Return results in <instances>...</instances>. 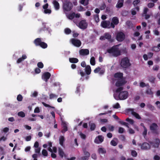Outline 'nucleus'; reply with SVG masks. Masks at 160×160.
<instances>
[{"label": "nucleus", "instance_id": "obj_1", "mask_svg": "<svg viewBox=\"0 0 160 160\" xmlns=\"http://www.w3.org/2000/svg\"><path fill=\"white\" fill-rule=\"evenodd\" d=\"M116 90L114 94V97L116 100H124L126 99L128 95V93L127 91H122L123 88L121 86L118 87Z\"/></svg>", "mask_w": 160, "mask_h": 160}, {"label": "nucleus", "instance_id": "obj_2", "mask_svg": "<svg viewBox=\"0 0 160 160\" xmlns=\"http://www.w3.org/2000/svg\"><path fill=\"white\" fill-rule=\"evenodd\" d=\"M119 45L113 46L111 48L107 50V52L111 55L117 57L121 54V51L119 48Z\"/></svg>", "mask_w": 160, "mask_h": 160}, {"label": "nucleus", "instance_id": "obj_3", "mask_svg": "<svg viewBox=\"0 0 160 160\" xmlns=\"http://www.w3.org/2000/svg\"><path fill=\"white\" fill-rule=\"evenodd\" d=\"M116 78L118 79V80L116 83V86L117 87L122 86L126 83V81L122 78V74L121 73H117L114 75Z\"/></svg>", "mask_w": 160, "mask_h": 160}, {"label": "nucleus", "instance_id": "obj_4", "mask_svg": "<svg viewBox=\"0 0 160 160\" xmlns=\"http://www.w3.org/2000/svg\"><path fill=\"white\" fill-rule=\"evenodd\" d=\"M121 65V66L124 68H126L130 65L129 61L127 58H125L122 59Z\"/></svg>", "mask_w": 160, "mask_h": 160}, {"label": "nucleus", "instance_id": "obj_5", "mask_svg": "<svg viewBox=\"0 0 160 160\" xmlns=\"http://www.w3.org/2000/svg\"><path fill=\"white\" fill-rule=\"evenodd\" d=\"M78 26L81 29H84L87 28L88 23L85 20H83L79 22Z\"/></svg>", "mask_w": 160, "mask_h": 160}, {"label": "nucleus", "instance_id": "obj_6", "mask_svg": "<svg viewBox=\"0 0 160 160\" xmlns=\"http://www.w3.org/2000/svg\"><path fill=\"white\" fill-rule=\"evenodd\" d=\"M105 39H108L111 42L113 41V39L111 38V35L108 32L105 33L103 36H101L100 38V39L101 40H104Z\"/></svg>", "mask_w": 160, "mask_h": 160}, {"label": "nucleus", "instance_id": "obj_7", "mask_svg": "<svg viewBox=\"0 0 160 160\" xmlns=\"http://www.w3.org/2000/svg\"><path fill=\"white\" fill-rule=\"evenodd\" d=\"M102 27L104 28H110L111 27L110 22L108 21H102L101 24Z\"/></svg>", "mask_w": 160, "mask_h": 160}, {"label": "nucleus", "instance_id": "obj_8", "mask_svg": "<svg viewBox=\"0 0 160 160\" xmlns=\"http://www.w3.org/2000/svg\"><path fill=\"white\" fill-rule=\"evenodd\" d=\"M72 3L69 2H66L64 4L63 9L66 11H70L72 8Z\"/></svg>", "mask_w": 160, "mask_h": 160}, {"label": "nucleus", "instance_id": "obj_9", "mask_svg": "<svg viewBox=\"0 0 160 160\" xmlns=\"http://www.w3.org/2000/svg\"><path fill=\"white\" fill-rule=\"evenodd\" d=\"M119 23V20L117 17H113L112 20V22L111 23V27L114 28L115 27V25H117Z\"/></svg>", "mask_w": 160, "mask_h": 160}, {"label": "nucleus", "instance_id": "obj_10", "mask_svg": "<svg viewBox=\"0 0 160 160\" xmlns=\"http://www.w3.org/2000/svg\"><path fill=\"white\" fill-rule=\"evenodd\" d=\"M125 38V36L124 34L122 32H120L118 33L116 38L118 41L121 42Z\"/></svg>", "mask_w": 160, "mask_h": 160}, {"label": "nucleus", "instance_id": "obj_11", "mask_svg": "<svg viewBox=\"0 0 160 160\" xmlns=\"http://www.w3.org/2000/svg\"><path fill=\"white\" fill-rule=\"evenodd\" d=\"M71 41L72 44L77 47H80L81 44L80 41L75 39H72L71 40Z\"/></svg>", "mask_w": 160, "mask_h": 160}, {"label": "nucleus", "instance_id": "obj_12", "mask_svg": "<svg viewBox=\"0 0 160 160\" xmlns=\"http://www.w3.org/2000/svg\"><path fill=\"white\" fill-rule=\"evenodd\" d=\"M51 76V74L48 72H46L44 73L42 76V79L47 82L48 79H49Z\"/></svg>", "mask_w": 160, "mask_h": 160}, {"label": "nucleus", "instance_id": "obj_13", "mask_svg": "<svg viewBox=\"0 0 160 160\" xmlns=\"http://www.w3.org/2000/svg\"><path fill=\"white\" fill-rule=\"evenodd\" d=\"M104 140V138L102 136H98L96 138L94 142L97 144H99L102 142Z\"/></svg>", "mask_w": 160, "mask_h": 160}, {"label": "nucleus", "instance_id": "obj_14", "mask_svg": "<svg viewBox=\"0 0 160 160\" xmlns=\"http://www.w3.org/2000/svg\"><path fill=\"white\" fill-rule=\"evenodd\" d=\"M150 129L152 131V132H153L155 133H157V130L158 129V126H157V124L155 123H152L150 126Z\"/></svg>", "mask_w": 160, "mask_h": 160}, {"label": "nucleus", "instance_id": "obj_15", "mask_svg": "<svg viewBox=\"0 0 160 160\" xmlns=\"http://www.w3.org/2000/svg\"><path fill=\"white\" fill-rule=\"evenodd\" d=\"M139 146L141 147L142 150H146L150 148V145L147 143L144 142L141 144H139Z\"/></svg>", "mask_w": 160, "mask_h": 160}, {"label": "nucleus", "instance_id": "obj_16", "mask_svg": "<svg viewBox=\"0 0 160 160\" xmlns=\"http://www.w3.org/2000/svg\"><path fill=\"white\" fill-rule=\"evenodd\" d=\"M79 54L82 56H85L89 54V51L88 49H82L79 51Z\"/></svg>", "mask_w": 160, "mask_h": 160}, {"label": "nucleus", "instance_id": "obj_17", "mask_svg": "<svg viewBox=\"0 0 160 160\" xmlns=\"http://www.w3.org/2000/svg\"><path fill=\"white\" fill-rule=\"evenodd\" d=\"M62 125L63 129L61 132L62 133H64L68 130L67 124L65 122L62 121Z\"/></svg>", "mask_w": 160, "mask_h": 160}, {"label": "nucleus", "instance_id": "obj_18", "mask_svg": "<svg viewBox=\"0 0 160 160\" xmlns=\"http://www.w3.org/2000/svg\"><path fill=\"white\" fill-rule=\"evenodd\" d=\"M104 69H101L99 67L96 68L94 70V72L95 73H97L99 72V74L100 75L103 74L104 73Z\"/></svg>", "mask_w": 160, "mask_h": 160}, {"label": "nucleus", "instance_id": "obj_19", "mask_svg": "<svg viewBox=\"0 0 160 160\" xmlns=\"http://www.w3.org/2000/svg\"><path fill=\"white\" fill-rule=\"evenodd\" d=\"M52 3L55 10H57L59 9V4L57 1L56 0L53 1Z\"/></svg>", "mask_w": 160, "mask_h": 160}, {"label": "nucleus", "instance_id": "obj_20", "mask_svg": "<svg viewBox=\"0 0 160 160\" xmlns=\"http://www.w3.org/2000/svg\"><path fill=\"white\" fill-rule=\"evenodd\" d=\"M125 112L127 114H132V115L135 112L134 111L133 109L132 108H128L126 109L125 110Z\"/></svg>", "mask_w": 160, "mask_h": 160}, {"label": "nucleus", "instance_id": "obj_21", "mask_svg": "<svg viewBox=\"0 0 160 160\" xmlns=\"http://www.w3.org/2000/svg\"><path fill=\"white\" fill-rule=\"evenodd\" d=\"M85 71L86 74L89 75L91 73V69L90 66L89 65H87L85 68Z\"/></svg>", "mask_w": 160, "mask_h": 160}, {"label": "nucleus", "instance_id": "obj_22", "mask_svg": "<svg viewBox=\"0 0 160 160\" xmlns=\"http://www.w3.org/2000/svg\"><path fill=\"white\" fill-rule=\"evenodd\" d=\"M65 140L64 137L62 136H61L59 137V143L62 146L63 145V142Z\"/></svg>", "mask_w": 160, "mask_h": 160}, {"label": "nucleus", "instance_id": "obj_23", "mask_svg": "<svg viewBox=\"0 0 160 160\" xmlns=\"http://www.w3.org/2000/svg\"><path fill=\"white\" fill-rule=\"evenodd\" d=\"M123 0H119L116 5L117 8H120L122 7L123 4Z\"/></svg>", "mask_w": 160, "mask_h": 160}, {"label": "nucleus", "instance_id": "obj_24", "mask_svg": "<svg viewBox=\"0 0 160 160\" xmlns=\"http://www.w3.org/2000/svg\"><path fill=\"white\" fill-rule=\"evenodd\" d=\"M26 58L27 56L25 55H22V58H19L18 59L17 61V62L18 63H19Z\"/></svg>", "mask_w": 160, "mask_h": 160}, {"label": "nucleus", "instance_id": "obj_25", "mask_svg": "<svg viewBox=\"0 0 160 160\" xmlns=\"http://www.w3.org/2000/svg\"><path fill=\"white\" fill-rule=\"evenodd\" d=\"M98 151L99 153L101 154H104L106 153V150L104 148H101L98 149Z\"/></svg>", "mask_w": 160, "mask_h": 160}, {"label": "nucleus", "instance_id": "obj_26", "mask_svg": "<svg viewBox=\"0 0 160 160\" xmlns=\"http://www.w3.org/2000/svg\"><path fill=\"white\" fill-rule=\"evenodd\" d=\"M139 86L141 88H144L145 87H148V84L147 83H146L143 82H141L139 83Z\"/></svg>", "mask_w": 160, "mask_h": 160}, {"label": "nucleus", "instance_id": "obj_27", "mask_svg": "<svg viewBox=\"0 0 160 160\" xmlns=\"http://www.w3.org/2000/svg\"><path fill=\"white\" fill-rule=\"evenodd\" d=\"M155 143L153 145V146L155 148H158L160 143V141L158 139H156L155 141Z\"/></svg>", "mask_w": 160, "mask_h": 160}, {"label": "nucleus", "instance_id": "obj_28", "mask_svg": "<svg viewBox=\"0 0 160 160\" xmlns=\"http://www.w3.org/2000/svg\"><path fill=\"white\" fill-rule=\"evenodd\" d=\"M48 150L49 151L52 153L53 152L56 153L57 152V148L55 147H53L52 149L50 147H48Z\"/></svg>", "mask_w": 160, "mask_h": 160}, {"label": "nucleus", "instance_id": "obj_29", "mask_svg": "<svg viewBox=\"0 0 160 160\" xmlns=\"http://www.w3.org/2000/svg\"><path fill=\"white\" fill-rule=\"evenodd\" d=\"M89 0H80V2L84 6L87 5L88 3Z\"/></svg>", "mask_w": 160, "mask_h": 160}, {"label": "nucleus", "instance_id": "obj_30", "mask_svg": "<svg viewBox=\"0 0 160 160\" xmlns=\"http://www.w3.org/2000/svg\"><path fill=\"white\" fill-rule=\"evenodd\" d=\"M58 152L60 156L61 157H65V155L63 152L62 150L60 148L58 149Z\"/></svg>", "mask_w": 160, "mask_h": 160}, {"label": "nucleus", "instance_id": "obj_31", "mask_svg": "<svg viewBox=\"0 0 160 160\" xmlns=\"http://www.w3.org/2000/svg\"><path fill=\"white\" fill-rule=\"evenodd\" d=\"M75 13H70L67 15V18L69 19L72 20L75 17Z\"/></svg>", "mask_w": 160, "mask_h": 160}, {"label": "nucleus", "instance_id": "obj_32", "mask_svg": "<svg viewBox=\"0 0 160 160\" xmlns=\"http://www.w3.org/2000/svg\"><path fill=\"white\" fill-rule=\"evenodd\" d=\"M139 10V8L138 7H137L132 10L131 12L132 14V15H135L136 14V11H138Z\"/></svg>", "mask_w": 160, "mask_h": 160}, {"label": "nucleus", "instance_id": "obj_33", "mask_svg": "<svg viewBox=\"0 0 160 160\" xmlns=\"http://www.w3.org/2000/svg\"><path fill=\"white\" fill-rule=\"evenodd\" d=\"M41 39L40 38H38L36 39L34 41V43L36 45H40L41 42Z\"/></svg>", "mask_w": 160, "mask_h": 160}, {"label": "nucleus", "instance_id": "obj_34", "mask_svg": "<svg viewBox=\"0 0 160 160\" xmlns=\"http://www.w3.org/2000/svg\"><path fill=\"white\" fill-rule=\"evenodd\" d=\"M90 63L92 65L94 66L95 64V58L92 57L91 58L90 60Z\"/></svg>", "mask_w": 160, "mask_h": 160}, {"label": "nucleus", "instance_id": "obj_35", "mask_svg": "<svg viewBox=\"0 0 160 160\" xmlns=\"http://www.w3.org/2000/svg\"><path fill=\"white\" fill-rule=\"evenodd\" d=\"M69 61L72 63H77L78 62V60L77 58H70Z\"/></svg>", "mask_w": 160, "mask_h": 160}, {"label": "nucleus", "instance_id": "obj_36", "mask_svg": "<svg viewBox=\"0 0 160 160\" xmlns=\"http://www.w3.org/2000/svg\"><path fill=\"white\" fill-rule=\"evenodd\" d=\"M89 125L90 127V129L92 130H94L95 128V124L92 122H90L89 123Z\"/></svg>", "mask_w": 160, "mask_h": 160}, {"label": "nucleus", "instance_id": "obj_37", "mask_svg": "<svg viewBox=\"0 0 160 160\" xmlns=\"http://www.w3.org/2000/svg\"><path fill=\"white\" fill-rule=\"evenodd\" d=\"M117 139H115L111 141V144L113 146H115L117 145Z\"/></svg>", "mask_w": 160, "mask_h": 160}, {"label": "nucleus", "instance_id": "obj_38", "mask_svg": "<svg viewBox=\"0 0 160 160\" xmlns=\"http://www.w3.org/2000/svg\"><path fill=\"white\" fill-rule=\"evenodd\" d=\"M146 93L148 95H152L153 94V92H152L151 88L148 87V89L146 91Z\"/></svg>", "mask_w": 160, "mask_h": 160}, {"label": "nucleus", "instance_id": "obj_39", "mask_svg": "<svg viewBox=\"0 0 160 160\" xmlns=\"http://www.w3.org/2000/svg\"><path fill=\"white\" fill-rule=\"evenodd\" d=\"M39 46L42 48H46L47 47V44L43 42H41Z\"/></svg>", "mask_w": 160, "mask_h": 160}, {"label": "nucleus", "instance_id": "obj_40", "mask_svg": "<svg viewBox=\"0 0 160 160\" xmlns=\"http://www.w3.org/2000/svg\"><path fill=\"white\" fill-rule=\"evenodd\" d=\"M126 121L128 122L130 124L132 125L134 123V121L133 120L129 118H127L126 119Z\"/></svg>", "mask_w": 160, "mask_h": 160}, {"label": "nucleus", "instance_id": "obj_41", "mask_svg": "<svg viewBox=\"0 0 160 160\" xmlns=\"http://www.w3.org/2000/svg\"><path fill=\"white\" fill-rule=\"evenodd\" d=\"M42 154L44 156H47L48 153L46 150L45 149H43L42 152Z\"/></svg>", "mask_w": 160, "mask_h": 160}, {"label": "nucleus", "instance_id": "obj_42", "mask_svg": "<svg viewBox=\"0 0 160 160\" xmlns=\"http://www.w3.org/2000/svg\"><path fill=\"white\" fill-rule=\"evenodd\" d=\"M144 131L142 132L143 136L145 137L147 135V130L146 128L144 126H143Z\"/></svg>", "mask_w": 160, "mask_h": 160}, {"label": "nucleus", "instance_id": "obj_43", "mask_svg": "<svg viewBox=\"0 0 160 160\" xmlns=\"http://www.w3.org/2000/svg\"><path fill=\"white\" fill-rule=\"evenodd\" d=\"M43 12L45 14H50L51 12V10L49 9H44L43 11Z\"/></svg>", "mask_w": 160, "mask_h": 160}, {"label": "nucleus", "instance_id": "obj_44", "mask_svg": "<svg viewBox=\"0 0 160 160\" xmlns=\"http://www.w3.org/2000/svg\"><path fill=\"white\" fill-rule=\"evenodd\" d=\"M18 115L20 117L23 118L25 116L24 113L23 112H18Z\"/></svg>", "mask_w": 160, "mask_h": 160}, {"label": "nucleus", "instance_id": "obj_45", "mask_svg": "<svg viewBox=\"0 0 160 160\" xmlns=\"http://www.w3.org/2000/svg\"><path fill=\"white\" fill-rule=\"evenodd\" d=\"M84 154L85 155V157L86 158H85V159H86L88 157L90 156V154L89 152H88V151H87L85 150L84 151Z\"/></svg>", "mask_w": 160, "mask_h": 160}, {"label": "nucleus", "instance_id": "obj_46", "mask_svg": "<svg viewBox=\"0 0 160 160\" xmlns=\"http://www.w3.org/2000/svg\"><path fill=\"white\" fill-rule=\"evenodd\" d=\"M133 116H134L136 118L138 119H140L141 118L140 116V115L137 113L135 112L134 113V114L133 115Z\"/></svg>", "mask_w": 160, "mask_h": 160}, {"label": "nucleus", "instance_id": "obj_47", "mask_svg": "<svg viewBox=\"0 0 160 160\" xmlns=\"http://www.w3.org/2000/svg\"><path fill=\"white\" fill-rule=\"evenodd\" d=\"M113 108H120L119 104L117 103L113 105Z\"/></svg>", "mask_w": 160, "mask_h": 160}, {"label": "nucleus", "instance_id": "obj_48", "mask_svg": "<svg viewBox=\"0 0 160 160\" xmlns=\"http://www.w3.org/2000/svg\"><path fill=\"white\" fill-rule=\"evenodd\" d=\"M35 152L37 153H39L41 150V148L40 147L34 148Z\"/></svg>", "mask_w": 160, "mask_h": 160}, {"label": "nucleus", "instance_id": "obj_49", "mask_svg": "<svg viewBox=\"0 0 160 160\" xmlns=\"http://www.w3.org/2000/svg\"><path fill=\"white\" fill-rule=\"evenodd\" d=\"M152 50L155 52H158L160 50V49L158 47H154L152 48Z\"/></svg>", "mask_w": 160, "mask_h": 160}, {"label": "nucleus", "instance_id": "obj_50", "mask_svg": "<svg viewBox=\"0 0 160 160\" xmlns=\"http://www.w3.org/2000/svg\"><path fill=\"white\" fill-rule=\"evenodd\" d=\"M159 68V66H157V65H154L152 69L154 71H158V70Z\"/></svg>", "mask_w": 160, "mask_h": 160}, {"label": "nucleus", "instance_id": "obj_51", "mask_svg": "<svg viewBox=\"0 0 160 160\" xmlns=\"http://www.w3.org/2000/svg\"><path fill=\"white\" fill-rule=\"evenodd\" d=\"M131 155L133 157H136L137 155V153L135 151L132 150L131 152Z\"/></svg>", "mask_w": 160, "mask_h": 160}, {"label": "nucleus", "instance_id": "obj_52", "mask_svg": "<svg viewBox=\"0 0 160 160\" xmlns=\"http://www.w3.org/2000/svg\"><path fill=\"white\" fill-rule=\"evenodd\" d=\"M71 30L69 28H66L64 30L66 34H69L71 32Z\"/></svg>", "mask_w": 160, "mask_h": 160}, {"label": "nucleus", "instance_id": "obj_53", "mask_svg": "<svg viewBox=\"0 0 160 160\" xmlns=\"http://www.w3.org/2000/svg\"><path fill=\"white\" fill-rule=\"evenodd\" d=\"M79 135L80 136L81 138L82 139H85L86 138V135L82 133L81 132H79Z\"/></svg>", "mask_w": 160, "mask_h": 160}, {"label": "nucleus", "instance_id": "obj_54", "mask_svg": "<svg viewBox=\"0 0 160 160\" xmlns=\"http://www.w3.org/2000/svg\"><path fill=\"white\" fill-rule=\"evenodd\" d=\"M22 99V97L21 95H18L17 97V99L19 101H21Z\"/></svg>", "mask_w": 160, "mask_h": 160}, {"label": "nucleus", "instance_id": "obj_55", "mask_svg": "<svg viewBox=\"0 0 160 160\" xmlns=\"http://www.w3.org/2000/svg\"><path fill=\"white\" fill-rule=\"evenodd\" d=\"M124 128H122L120 127L119 128L118 132L119 133H122L124 132Z\"/></svg>", "mask_w": 160, "mask_h": 160}, {"label": "nucleus", "instance_id": "obj_56", "mask_svg": "<svg viewBox=\"0 0 160 160\" xmlns=\"http://www.w3.org/2000/svg\"><path fill=\"white\" fill-rule=\"evenodd\" d=\"M94 19L97 22H98L99 21V16L98 14H96L94 16Z\"/></svg>", "mask_w": 160, "mask_h": 160}, {"label": "nucleus", "instance_id": "obj_57", "mask_svg": "<svg viewBox=\"0 0 160 160\" xmlns=\"http://www.w3.org/2000/svg\"><path fill=\"white\" fill-rule=\"evenodd\" d=\"M153 32L154 35L158 36L159 35V32L157 29H155L153 31Z\"/></svg>", "mask_w": 160, "mask_h": 160}, {"label": "nucleus", "instance_id": "obj_58", "mask_svg": "<svg viewBox=\"0 0 160 160\" xmlns=\"http://www.w3.org/2000/svg\"><path fill=\"white\" fill-rule=\"evenodd\" d=\"M38 67L40 68H42L43 67V64L41 62H39L38 63Z\"/></svg>", "mask_w": 160, "mask_h": 160}, {"label": "nucleus", "instance_id": "obj_59", "mask_svg": "<svg viewBox=\"0 0 160 160\" xmlns=\"http://www.w3.org/2000/svg\"><path fill=\"white\" fill-rule=\"evenodd\" d=\"M128 132L130 134H133L135 133L134 130L132 128H129L128 129Z\"/></svg>", "mask_w": 160, "mask_h": 160}, {"label": "nucleus", "instance_id": "obj_60", "mask_svg": "<svg viewBox=\"0 0 160 160\" xmlns=\"http://www.w3.org/2000/svg\"><path fill=\"white\" fill-rule=\"evenodd\" d=\"M49 97L50 99H52L57 98V96L54 94H51L50 95Z\"/></svg>", "mask_w": 160, "mask_h": 160}, {"label": "nucleus", "instance_id": "obj_61", "mask_svg": "<svg viewBox=\"0 0 160 160\" xmlns=\"http://www.w3.org/2000/svg\"><path fill=\"white\" fill-rule=\"evenodd\" d=\"M50 135V132H46L45 133L44 136L47 138H49Z\"/></svg>", "mask_w": 160, "mask_h": 160}, {"label": "nucleus", "instance_id": "obj_62", "mask_svg": "<svg viewBox=\"0 0 160 160\" xmlns=\"http://www.w3.org/2000/svg\"><path fill=\"white\" fill-rule=\"evenodd\" d=\"M33 147L34 148H37L38 147H39V143L38 142L36 141L35 142Z\"/></svg>", "mask_w": 160, "mask_h": 160}, {"label": "nucleus", "instance_id": "obj_63", "mask_svg": "<svg viewBox=\"0 0 160 160\" xmlns=\"http://www.w3.org/2000/svg\"><path fill=\"white\" fill-rule=\"evenodd\" d=\"M153 158L155 160H159L160 159V157L158 155H155Z\"/></svg>", "mask_w": 160, "mask_h": 160}, {"label": "nucleus", "instance_id": "obj_64", "mask_svg": "<svg viewBox=\"0 0 160 160\" xmlns=\"http://www.w3.org/2000/svg\"><path fill=\"white\" fill-rule=\"evenodd\" d=\"M120 123L122 124V125H125V126H126L128 128H129V126L128 125V124L126 122H123V121H121L120 122Z\"/></svg>", "mask_w": 160, "mask_h": 160}]
</instances>
